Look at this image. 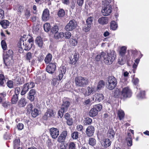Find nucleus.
I'll return each instance as SVG.
<instances>
[{"label":"nucleus","instance_id":"6e6552de","mask_svg":"<svg viewBox=\"0 0 149 149\" xmlns=\"http://www.w3.org/2000/svg\"><path fill=\"white\" fill-rule=\"evenodd\" d=\"M76 26V23L74 20H70L66 26L65 29L67 31H72L75 29Z\"/></svg>","mask_w":149,"mask_h":149},{"label":"nucleus","instance_id":"c9c22d12","mask_svg":"<svg viewBox=\"0 0 149 149\" xmlns=\"http://www.w3.org/2000/svg\"><path fill=\"white\" fill-rule=\"evenodd\" d=\"M5 82L4 76L2 74H0V86H3L4 82Z\"/></svg>","mask_w":149,"mask_h":149},{"label":"nucleus","instance_id":"37998d69","mask_svg":"<svg viewBox=\"0 0 149 149\" xmlns=\"http://www.w3.org/2000/svg\"><path fill=\"white\" fill-rule=\"evenodd\" d=\"M58 30V27L56 25H54L52 28L51 31L53 33H57Z\"/></svg>","mask_w":149,"mask_h":149},{"label":"nucleus","instance_id":"79ce46f5","mask_svg":"<svg viewBox=\"0 0 149 149\" xmlns=\"http://www.w3.org/2000/svg\"><path fill=\"white\" fill-rule=\"evenodd\" d=\"M69 42L71 46H75L77 43V41L75 39L71 38L70 39Z\"/></svg>","mask_w":149,"mask_h":149},{"label":"nucleus","instance_id":"ea45409f","mask_svg":"<svg viewBox=\"0 0 149 149\" xmlns=\"http://www.w3.org/2000/svg\"><path fill=\"white\" fill-rule=\"evenodd\" d=\"M126 48L125 47H122L120 52V55L122 56H125V54L126 52Z\"/></svg>","mask_w":149,"mask_h":149},{"label":"nucleus","instance_id":"412c9836","mask_svg":"<svg viewBox=\"0 0 149 149\" xmlns=\"http://www.w3.org/2000/svg\"><path fill=\"white\" fill-rule=\"evenodd\" d=\"M29 88L28 86V85L27 83L24 84L22 89V90L21 92V94L22 95H24L28 91Z\"/></svg>","mask_w":149,"mask_h":149},{"label":"nucleus","instance_id":"69168bd1","mask_svg":"<svg viewBox=\"0 0 149 149\" xmlns=\"http://www.w3.org/2000/svg\"><path fill=\"white\" fill-rule=\"evenodd\" d=\"M65 139L62 136H61V135H60L58 137V141L59 142H63Z\"/></svg>","mask_w":149,"mask_h":149},{"label":"nucleus","instance_id":"603ef678","mask_svg":"<svg viewBox=\"0 0 149 149\" xmlns=\"http://www.w3.org/2000/svg\"><path fill=\"white\" fill-rule=\"evenodd\" d=\"M126 140L127 143V145L128 146H131L132 145V141L131 138L128 136V137H127Z\"/></svg>","mask_w":149,"mask_h":149},{"label":"nucleus","instance_id":"5701e85b","mask_svg":"<svg viewBox=\"0 0 149 149\" xmlns=\"http://www.w3.org/2000/svg\"><path fill=\"white\" fill-rule=\"evenodd\" d=\"M36 44L40 47H42L43 45L42 40L40 37H38L35 40Z\"/></svg>","mask_w":149,"mask_h":149},{"label":"nucleus","instance_id":"0e129e2a","mask_svg":"<svg viewBox=\"0 0 149 149\" xmlns=\"http://www.w3.org/2000/svg\"><path fill=\"white\" fill-rule=\"evenodd\" d=\"M66 123L69 126L72 125L73 124V120L72 118H70L68 119V120H67Z\"/></svg>","mask_w":149,"mask_h":149},{"label":"nucleus","instance_id":"de8ad7c7","mask_svg":"<svg viewBox=\"0 0 149 149\" xmlns=\"http://www.w3.org/2000/svg\"><path fill=\"white\" fill-rule=\"evenodd\" d=\"M66 72V68L65 66L60 67L59 69V72L64 74Z\"/></svg>","mask_w":149,"mask_h":149},{"label":"nucleus","instance_id":"9d476101","mask_svg":"<svg viewBox=\"0 0 149 149\" xmlns=\"http://www.w3.org/2000/svg\"><path fill=\"white\" fill-rule=\"evenodd\" d=\"M49 132L50 135L53 139L56 138L59 135V130L57 128H51L50 129Z\"/></svg>","mask_w":149,"mask_h":149},{"label":"nucleus","instance_id":"7c9ffc66","mask_svg":"<svg viewBox=\"0 0 149 149\" xmlns=\"http://www.w3.org/2000/svg\"><path fill=\"white\" fill-rule=\"evenodd\" d=\"M20 143V140L19 138H16L14 142V149H16L19 147Z\"/></svg>","mask_w":149,"mask_h":149},{"label":"nucleus","instance_id":"6e6d98bb","mask_svg":"<svg viewBox=\"0 0 149 149\" xmlns=\"http://www.w3.org/2000/svg\"><path fill=\"white\" fill-rule=\"evenodd\" d=\"M68 147V149H76L75 145L72 142L70 143Z\"/></svg>","mask_w":149,"mask_h":149},{"label":"nucleus","instance_id":"e2e57ef3","mask_svg":"<svg viewBox=\"0 0 149 149\" xmlns=\"http://www.w3.org/2000/svg\"><path fill=\"white\" fill-rule=\"evenodd\" d=\"M24 126L23 124L19 123L17 125V128L19 130H22L24 128Z\"/></svg>","mask_w":149,"mask_h":149},{"label":"nucleus","instance_id":"4468645a","mask_svg":"<svg viewBox=\"0 0 149 149\" xmlns=\"http://www.w3.org/2000/svg\"><path fill=\"white\" fill-rule=\"evenodd\" d=\"M49 11L47 9H45L42 13V19L43 21H47L49 19Z\"/></svg>","mask_w":149,"mask_h":149},{"label":"nucleus","instance_id":"72a5a7b5","mask_svg":"<svg viewBox=\"0 0 149 149\" xmlns=\"http://www.w3.org/2000/svg\"><path fill=\"white\" fill-rule=\"evenodd\" d=\"M118 27L117 24H116V22L114 21H113L111 22L110 24V27L111 29L113 30H115Z\"/></svg>","mask_w":149,"mask_h":149},{"label":"nucleus","instance_id":"9b49d317","mask_svg":"<svg viewBox=\"0 0 149 149\" xmlns=\"http://www.w3.org/2000/svg\"><path fill=\"white\" fill-rule=\"evenodd\" d=\"M56 69V64L51 63L47 67L46 70L49 73L52 74L54 73Z\"/></svg>","mask_w":149,"mask_h":149},{"label":"nucleus","instance_id":"7ed1b4c3","mask_svg":"<svg viewBox=\"0 0 149 149\" xmlns=\"http://www.w3.org/2000/svg\"><path fill=\"white\" fill-rule=\"evenodd\" d=\"M75 86L77 87H84L88 83V79L81 76L76 77L74 79Z\"/></svg>","mask_w":149,"mask_h":149},{"label":"nucleus","instance_id":"5fc2aeb1","mask_svg":"<svg viewBox=\"0 0 149 149\" xmlns=\"http://www.w3.org/2000/svg\"><path fill=\"white\" fill-rule=\"evenodd\" d=\"M1 44L3 50H6L7 47V45L6 44L5 41L4 40H2L1 42Z\"/></svg>","mask_w":149,"mask_h":149},{"label":"nucleus","instance_id":"49530a36","mask_svg":"<svg viewBox=\"0 0 149 149\" xmlns=\"http://www.w3.org/2000/svg\"><path fill=\"white\" fill-rule=\"evenodd\" d=\"M96 142V141L95 139L93 138H90L89 140V144L92 146H94Z\"/></svg>","mask_w":149,"mask_h":149},{"label":"nucleus","instance_id":"680f3d73","mask_svg":"<svg viewBox=\"0 0 149 149\" xmlns=\"http://www.w3.org/2000/svg\"><path fill=\"white\" fill-rule=\"evenodd\" d=\"M33 105L32 104H29L27 105V111L28 112L31 111L32 109L33 108Z\"/></svg>","mask_w":149,"mask_h":149},{"label":"nucleus","instance_id":"cd10ccee","mask_svg":"<svg viewBox=\"0 0 149 149\" xmlns=\"http://www.w3.org/2000/svg\"><path fill=\"white\" fill-rule=\"evenodd\" d=\"M52 58V55L50 54H48L47 55L45 58L44 61L45 63L46 64L49 63L51 61Z\"/></svg>","mask_w":149,"mask_h":149},{"label":"nucleus","instance_id":"0eeeda50","mask_svg":"<svg viewBox=\"0 0 149 149\" xmlns=\"http://www.w3.org/2000/svg\"><path fill=\"white\" fill-rule=\"evenodd\" d=\"M26 40L24 38L21 39L20 41V45L21 47L24 48L25 50H28L31 49L32 44H26Z\"/></svg>","mask_w":149,"mask_h":149},{"label":"nucleus","instance_id":"f8f14e48","mask_svg":"<svg viewBox=\"0 0 149 149\" xmlns=\"http://www.w3.org/2000/svg\"><path fill=\"white\" fill-rule=\"evenodd\" d=\"M104 98L103 95L102 93H96L93 95L92 100L94 102H100Z\"/></svg>","mask_w":149,"mask_h":149},{"label":"nucleus","instance_id":"09e8293b","mask_svg":"<svg viewBox=\"0 0 149 149\" xmlns=\"http://www.w3.org/2000/svg\"><path fill=\"white\" fill-rule=\"evenodd\" d=\"M79 136V133L77 132H75L71 134L72 138L74 139H77Z\"/></svg>","mask_w":149,"mask_h":149},{"label":"nucleus","instance_id":"864d4df0","mask_svg":"<svg viewBox=\"0 0 149 149\" xmlns=\"http://www.w3.org/2000/svg\"><path fill=\"white\" fill-rule=\"evenodd\" d=\"M93 17H88L86 21V24L91 25L92 24Z\"/></svg>","mask_w":149,"mask_h":149},{"label":"nucleus","instance_id":"423d86ee","mask_svg":"<svg viewBox=\"0 0 149 149\" xmlns=\"http://www.w3.org/2000/svg\"><path fill=\"white\" fill-rule=\"evenodd\" d=\"M111 12L112 7L111 5H107L106 6H104L102 10V14L104 16L109 15Z\"/></svg>","mask_w":149,"mask_h":149},{"label":"nucleus","instance_id":"bf43d9fd","mask_svg":"<svg viewBox=\"0 0 149 149\" xmlns=\"http://www.w3.org/2000/svg\"><path fill=\"white\" fill-rule=\"evenodd\" d=\"M64 38L66 39L69 38L71 36V33L68 31L66 32L65 33Z\"/></svg>","mask_w":149,"mask_h":149},{"label":"nucleus","instance_id":"aec40b11","mask_svg":"<svg viewBox=\"0 0 149 149\" xmlns=\"http://www.w3.org/2000/svg\"><path fill=\"white\" fill-rule=\"evenodd\" d=\"M98 22L100 24L104 25L108 23V18L107 17H102L98 19Z\"/></svg>","mask_w":149,"mask_h":149},{"label":"nucleus","instance_id":"dca6fc26","mask_svg":"<svg viewBox=\"0 0 149 149\" xmlns=\"http://www.w3.org/2000/svg\"><path fill=\"white\" fill-rule=\"evenodd\" d=\"M86 89L87 90L84 93V95L85 96L93 94L95 91L94 88L92 87H88Z\"/></svg>","mask_w":149,"mask_h":149},{"label":"nucleus","instance_id":"4be33fe9","mask_svg":"<svg viewBox=\"0 0 149 149\" xmlns=\"http://www.w3.org/2000/svg\"><path fill=\"white\" fill-rule=\"evenodd\" d=\"M27 103V102L26 101L25 98L22 97L19 101L18 102V105L19 107H24Z\"/></svg>","mask_w":149,"mask_h":149},{"label":"nucleus","instance_id":"4d7b16f0","mask_svg":"<svg viewBox=\"0 0 149 149\" xmlns=\"http://www.w3.org/2000/svg\"><path fill=\"white\" fill-rule=\"evenodd\" d=\"M103 57L102 55V52L100 54H98L95 57V59L97 61H98L102 59Z\"/></svg>","mask_w":149,"mask_h":149},{"label":"nucleus","instance_id":"a211bd4d","mask_svg":"<svg viewBox=\"0 0 149 149\" xmlns=\"http://www.w3.org/2000/svg\"><path fill=\"white\" fill-rule=\"evenodd\" d=\"M115 134V132L113 129L109 127L107 133V135L108 138L113 139L114 137Z\"/></svg>","mask_w":149,"mask_h":149},{"label":"nucleus","instance_id":"f3484780","mask_svg":"<svg viewBox=\"0 0 149 149\" xmlns=\"http://www.w3.org/2000/svg\"><path fill=\"white\" fill-rule=\"evenodd\" d=\"M55 38L58 41H62L64 39V33L63 32L55 33L54 35Z\"/></svg>","mask_w":149,"mask_h":149},{"label":"nucleus","instance_id":"13d9d810","mask_svg":"<svg viewBox=\"0 0 149 149\" xmlns=\"http://www.w3.org/2000/svg\"><path fill=\"white\" fill-rule=\"evenodd\" d=\"M91 25L86 24V25L85 26V28H84L83 30L85 32H87L89 31L90 29V28Z\"/></svg>","mask_w":149,"mask_h":149},{"label":"nucleus","instance_id":"338daca9","mask_svg":"<svg viewBox=\"0 0 149 149\" xmlns=\"http://www.w3.org/2000/svg\"><path fill=\"white\" fill-rule=\"evenodd\" d=\"M30 63H31V65H35L36 62V59L32 58V59L29 61Z\"/></svg>","mask_w":149,"mask_h":149},{"label":"nucleus","instance_id":"1a4fd4ad","mask_svg":"<svg viewBox=\"0 0 149 149\" xmlns=\"http://www.w3.org/2000/svg\"><path fill=\"white\" fill-rule=\"evenodd\" d=\"M13 52L12 50H9L7 52H4L3 58L4 62L6 66H8V65L6 63V61L9 57H10L11 58L13 57Z\"/></svg>","mask_w":149,"mask_h":149},{"label":"nucleus","instance_id":"3c124183","mask_svg":"<svg viewBox=\"0 0 149 149\" xmlns=\"http://www.w3.org/2000/svg\"><path fill=\"white\" fill-rule=\"evenodd\" d=\"M102 107V105L100 104L95 105L93 107V108L96 109L97 112L100 111L101 110Z\"/></svg>","mask_w":149,"mask_h":149},{"label":"nucleus","instance_id":"ddd939ff","mask_svg":"<svg viewBox=\"0 0 149 149\" xmlns=\"http://www.w3.org/2000/svg\"><path fill=\"white\" fill-rule=\"evenodd\" d=\"M94 130L95 129L93 126H89L86 129V134L88 137L91 136L93 135Z\"/></svg>","mask_w":149,"mask_h":149},{"label":"nucleus","instance_id":"052dcab7","mask_svg":"<svg viewBox=\"0 0 149 149\" xmlns=\"http://www.w3.org/2000/svg\"><path fill=\"white\" fill-rule=\"evenodd\" d=\"M29 89L32 88L35 86V84L33 82H30L26 83Z\"/></svg>","mask_w":149,"mask_h":149},{"label":"nucleus","instance_id":"a878e982","mask_svg":"<svg viewBox=\"0 0 149 149\" xmlns=\"http://www.w3.org/2000/svg\"><path fill=\"white\" fill-rule=\"evenodd\" d=\"M117 116L120 120H122L124 118L125 116L124 112L121 109L118 110V111Z\"/></svg>","mask_w":149,"mask_h":149},{"label":"nucleus","instance_id":"f03ea898","mask_svg":"<svg viewBox=\"0 0 149 149\" xmlns=\"http://www.w3.org/2000/svg\"><path fill=\"white\" fill-rule=\"evenodd\" d=\"M117 84V79L114 77L109 76L106 83V87L109 90H112L116 86Z\"/></svg>","mask_w":149,"mask_h":149},{"label":"nucleus","instance_id":"6ab92c4d","mask_svg":"<svg viewBox=\"0 0 149 149\" xmlns=\"http://www.w3.org/2000/svg\"><path fill=\"white\" fill-rule=\"evenodd\" d=\"M70 103L69 100H64L63 101V103L61 108L67 111L68 108L70 106Z\"/></svg>","mask_w":149,"mask_h":149},{"label":"nucleus","instance_id":"f704fd0d","mask_svg":"<svg viewBox=\"0 0 149 149\" xmlns=\"http://www.w3.org/2000/svg\"><path fill=\"white\" fill-rule=\"evenodd\" d=\"M15 83L16 86H18L22 84L23 82L20 78L17 77L15 80Z\"/></svg>","mask_w":149,"mask_h":149},{"label":"nucleus","instance_id":"39448f33","mask_svg":"<svg viewBox=\"0 0 149 149\" xmlns=\"http://www.w3.org/2000/svg\"><path fill=\"white\" fill-rule=\"evenodd\" d=\"M55 114V112H54L52 110L49 109L45 113L43 117V118L45 120H49L52 118L54 117Z\"/></svg>","mask_w":149,"mask_h":149},{"label":"nucleus","instance_id":"774afa93","mask_svg":"<svg viewBox=\"0 0 149 149\" xmlns=\"http://www.w3.org/2000/svg\"><path fill=\"white\" fill-rule=\"evenodd\" d=\"M43 59L44 57L42 54L40 55L37 57L38 61L40 62H41L43 60Z\"/></svg>","mask_w":149,"mask_h":149},{"label":"nucleus","instance_id":"a19ab883","mask_svg":"<svg viewBox=\"0 0 149 149\" xmlns=\"http://www.w3.org/2000/svg\"><path fill=\"white\" fill-rule=\"evenodd\" d=\"M38 110L36 109H34L31 111V115L33 117H36L38 114Z\"/></svg>","mask_w":149,"mask_h":149},{"label":"nucleus","instance_id":"f257e3e1","mask_svg":"<svg viewBox=\"0 0 149 149\" xmlns=\"http://www.w3.org/2000/svg\"><path fill=\"white\" fill-rule=\"evenodd\" d=\"M102 55L104 63L107 65L111 64L116 57V52L113 50H110L107 54L102 52Z\"/></svg>","mask_w":149,"mask_h":149},{"label":"nucleus","instance_id":"2eb2a0df","mask_svg":"<svg viewBox=\"0 0 149 149\" xmlns=\"http://www.w3.org/2000/svg\"><path fill=\"white\" fill-rule=\"evenodd\" d=\"M36 93V92L35 89H31L29 92L27 98L31 101H33L34 100L35 95Z\"/></svg>","mask_w":149,"mask_h":149},{"label":"nucleus","instance_id":"e433bc0d","mask_svg":"<svg viewBox=\"0 0 149 149\" xmlns=\"http://www.w3.org/2000/svg\"><path fill=\"white\" fill-rule=\"evenodd\" d=\"M31 15L30 10L29 8H27L24 11V15L26 18L28 19Z\"/></svg>","mask_w":149,"mask_h":149},{"label":"nucleus","instance_id":"393cba45","mask_svg":"<svg viewBox=\"0 0 149 149\" xmlns=\"http://www.w3.org/2000/svg\"><path fill=\"white\" fill-rule=\"evenodd\" d=\"M105 82L103 80H100L98 83L96 88L97 91L100 90L101 88H103L105 85Z\"/></svg>","mask_w":149,"mask_h":149},{"label":"nucleus","instance_id":"473e14b6","mask_svg":"<svg viewBox=\"0 0 149 149\" xmlns=\"http://www.w3.org/2000/svg\"><path fill=\"white\" fill-rule=\"evenodd\" d=\"M145 93L144 91H141L137 95V98L139 99H141L145 97Z\"/></svg>","mask_w":149,"mask_h":149},{"label":"nucleus","instance_id":"a18cd8bd","mask_svg":"<svg viewBox=\"0 0 149 149\" xmlns=\"http://www.w3.org/2000/svg\"><path fill=\"white\" fill-rule=\"evenodd\" d=\"M57 14L59 17H63L65 14V11L63 9H61L59 10Z\"/></svg>","mask_w":149,"mask_h":149},{"label":"nucleus","instance_id":"8fccbe9b","mask_svg":"<svg viewBox=\"0 0 149 149\" xmlns=\"http://www.w3.org/2000/svg\"><path fill=\"white\" fill-rule=\"evenodd\" d=\"M66 111L63 109V108H61L58 111V116L61 118L63 116V113L65 111Z\"/></svg>","mask_w":149,"mask_h":149},{"label":"nucleus","instance_id":"58836bf2","mask_svg":"<svg viewBox=\"0 0 149 149\" xmlns=\"http://www.w3.org/2000/svg\"><path fill=\"white\" fill-rule=\"evenodd\" d=\"M18 100V95H14L13 96L11 99V102L13 104H15Z\"/></svg>","mask_w":149,"mask_h":149},{"label":"nucleus","instance_id":"4c0bfd02","mask_svg":"<svg viewBox=\"0 0 149 149\" xmlns=\"http://www.w3.org/2000/svg\"><path fill=\"white\" fill-rule=\"evenodd\" d=\"M33 57V54L30 52L27 53L25 56L26 60L28 61H30Z\"/></svg>","mask_w":149,"mask_h":149},{"label":"nucleus","instance_id":"c03bdc74","mask_svg":"<svg viewBox=\"0 0 149 149\" xmlns=\"http://www.w3.org/2000/svg\"><path fill=\"white\" fill-rule=\"evenodd\" d=\"M44 29L45 31L48 32L50 29V24L49 23H46L44 25Z\"/></svg>","mask_w":149,"mask_h":149},{"label":"nucleus","instance_id":"bb28decb","mask_svg":"<svg viewBox=\"0 0 149 149\" xmlns=\"http://www.w3.org/2000/svg\"><path fill=\"white\" fill-rule=\"evenodd\" d=\"M0 24L4 29H6L9 26V22L8 20H4L0 22Z\"/></svg>","mask_w":149,"mask_h":149},{"label":"nucleus","instance_id":"2f4dec72","mask_svg":"<svg viewBox=\"0 0 149 149\" xmlns=\"http://www.w3.org/2000/svg\"><path fill=\"white\" fill-rule=\"evenodd\" d=\"M92 121V120L89 117L85 118L83 120V123L85 125L90 124Z\"/></svg>","mask_w":149,"mask_h":149},{"label":"nucleus","instance_id":"b1692460","mask_svg":"<svg viewBox=\"0 0 149 149\" xmlns=\"http://www.w3.org/2000/svg\"><path fill=\"white\" fill-rule=\"evenodd\" d=\"M111 142L109 139H106L104 140L102 143V145H103L104 147L107 148L110 146Z\"/></svg>","mask_w":149,"mask_h":149},{"label":"nucleus","instance_id":"20e7f679","mask_svg":"<svg viewBox=\"0 0 149 149\" xmlns=\"http://www.w3.org/2000/svg\"><path fill=\"white\" fill-rule=\"evenodd\" d=\"M132 95V91L128 87H126L123 88L121 93L122 99L125 100L127 98L130 97Z\"/></svg>","mask_w":149,"mask_h":149},{"label":"nucleus","instance_id":"c756f323","mask_svg":"<svg viewBox=\"0 0 149 149\" xmlns=\"http://www.w3.org/2000/svg\"><path fill=\"white\" fill-rule=\"evenodd\" d=\"M125 56H119L118 61V63L121 65H122L124 64L125 62Z\"/></svg>","mask_w":149,"mask_h":149},{"label":"nucleus","instance_id":"c85d7f7f","mask_svg":"<svg viewBox=\"0 0 149 149\" xmlns=\"http://www.w3.org/2000/svg\"><path fill=\"white\" fill-rule=\"evenodd\" d=\"M98 112L93 108L92 109L89 113V116L91 117L95 116L97 114Z\"/></svg>","mask_w":149,"mask_h":149}]
</instances>
